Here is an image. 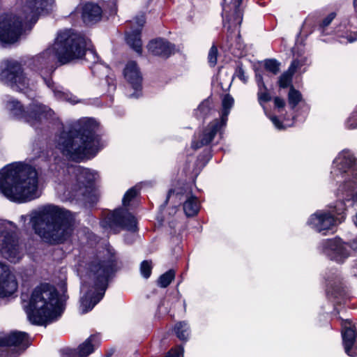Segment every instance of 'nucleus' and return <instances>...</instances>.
Segmentation results:
<instances>
[{
  "instance_id": "nucleus-2",
  "label": "nucleus",
  "mask_w": 357,
  "mask_h": 357,
  "mask_svg": "<svg viewBox=\"0 0 357 357\" xmlns=\"http://www.w3.org/2000/svg\"><path fill=\"white\" fill-rule=\"evenodd\" d=\"M98 126L93 118L73 121L55 136V146L64 156L74 161L93 157L102 147L100 138L96 133Z\"/></svg>"
},
{
  "instance_id": "nucleus-17",
  "label": "nucleus",
  "mask_w": 357,
  "mask_h": 357,
  "mask_svg": "<svg viewBox=\"0 0 357 357\" xmlns=\"http://www.w3.org/2000/svg\"><path fill=\"white\" fill-rule=\"evenodd\" d=\"M242 0H224L222 17L224 26L228 31L235 29L241 24L243 14L240 8Z\"/></svg>"
},
{
  "instance_id": "nucleus-43",
  "label": "nucleus",
  "mask_w": 357,
  "mask_h": 357,
  "mask_svg": "<svg viewBox=\"0 0 357 357\" xmlns=\"http://www.w3.org/2000/svg\"><path fill=\"white\" fill-rule=\"evenodd\" d=\"M345 125L348 129L357 128V109L347 119Z\"/></svg>"
},
{
  "instance_id": "nucleus-4",
  "label": "nucleus",
  "mask_w": 357,
  "mask_h": 357,
  "mask_svg": "<svg viewBox=\"0 0 357 357\" xmlns=\"http://www.w3.org/2000/svg\"><path fill=\"white\" fill-rule=\"evenodd\" d=\"M27 218L35 234L50 243L63 242L73 231V214L54 205H45L32 211L28 215H21V222H25Z\"/></svg>"
},
{
  "instance_id": "nucleus-12",
  "label": "nucleus",
  "mask_w": 357,
  "mask_h": 357,
  "mask_svg": "<svg viewBox=\"0 0 357 357\" xmlns=\"http://www.w3.org/2000/svg\"><path fill=\"white\" fill-rule=\"evenodd\" d=\"M0 79L13 90L24 93L30 98L35 96L34 82L26 77L20 63L15 61H4L0 66Z\"/></svg>"
},
{
  "instance_id": "nucleus-15",
  "label": "nucleus",
  "mask_w": 357,
  "mask_h": 357,
  "mask_svg": "<svg viewBox=\"0 0 357 357\" xmlns=\"http://www.w3.org/2000/svg\"><path fill=\"white\" fill-rule=\"evenodd\" d=\"M101 226L114 233L119 231V228L135 232L137 230V220L126 209L118 208L106 215L101 222Z\"/></svg>"
},
{
  "instance_id": "nucleus-52",
  "label": "nucleus",
  "mask_w": 357,
  "mask_h": 357,
  "mask_svg": "<svg viewBox=\"0 0 357 357\" xmlns=\"http://www.w3.org/2000/svg\"><path fill=\"white\" fill-rule=\"evenodd\" d=\"M352 221L354 222V224L356 225V227H357V213H356V215L353 217L352 218Z\"/></svg>"
},
{
  "instance_id": "nucleus-19",
  "label": "nucleus",
  "mask_w": 357,
  "mask_h": 357,
  "mask_svg": "<svg viewBox=\"0 0 357 357\" xmlns=\"http://www.w3.org/2000/svg\"><path fill=\"white\" fill-rule=\"evenodd\" d=\"M342 341L345 353L351 357L357 356V327L349 319L342 321Z\"/></svg>"
},
{
  "instance_id": "nucleus-55",
  "label": "nucleus",
  "mask_w": 357,
  "mask_h": 357,
  "mask_svg": "<svg viewBox=\"0 0 357 357\" xmlns=\"http://www.w3.org/2000/svg\"><path fill=\"white\" fill-rule=\"evenodd\" d=\"M90 68H91L93 73H94V67L93 66H90Z\"/></svg>"
},
{
  "instance_id": "nucleus-51",
  "label": "nucleus",
  "mask_w": 357,
  "mask_h": 357,
  "mask_svg": "<svg viewBox=\"0 0 357 357\" xmlns=\"http://www.w3.org/2000/svg\"><path fill=\"white\" fill-rule=\"evenodd\" d=\"M174 193V190H170L168 192V195H167V197L166 199V201H165V203L167 202L168 199L170 198V197L172 196V195Z\"/></svg>"
},
{
  "instance_id": "nucleus-29",
  "label": "nucleus",
  "mask_w": 357,
  "mask_h": 357,
  "mask_svg": "<svg viewBox=\"0 0 357 357\" xmlns=\"http://www.w3.org/2000/svg\"><path fill=\"white\" fill-rule=\"evenodd\" d=\"M76 35L79 36L80 38H83L85 40L84 46L82 49V52L79 56L75 58V59H80L84 54L85 55L86 61L89 62L90 64H96L99 61V58L95 52L94 50L90 48L91 41L87 38L84 36L74 32ZM74 60V59H73Z\"/></svg>"
},
{
  "instance_id": "nucleus-27",
  "label": "nucleus",
  "mask_w": 357,
  "mask_h": 357,
  "mask_svg": "<svg viewBox=\"0 0 357 357\" xmlns=\"http://www.w3.org/2000/svg\"><path fill=\"white\" fill-rule=\"evenodd\" d=\"M326 291L328 294L337 296L342 289V278L337 270H330L325 273Z\"/></svg>"
},
{
  "instance_id": "nucleus-46",
  "label": "nucleus",
  "mask_w": 357,
  "mask_h": 357,
  "mask_svg": "<svg viewBox=\"0 0 357 357\" xmlns=\"http://www.w3.org/2000/svg\"><path fill=\"white\" fill-rule=\"evenodd\" d=\"M274 105L276 108L280 109L284 107V106L285 105V102L283 99H282L279 97H275L274 98Z\"/></svg>"
},
{
  "instance_id": "nucleus-11",
  "label": "nucleus",
  "mask_w": 357,
  "mask_h": 357,
  "mask_svg": "<svg viewBox=\"0 0 357 357\" xmlns=\"http://www.w3.org/2000/svg\"><path fill=\"white\" fill-rule=\"evenodd\" d=\"M6 108L11 116L26 122L31 126H36L43 120L55 119L54 112L37 100H33L26 109L20 101L10 98L6 102Z\"/></svg>"
},
{
  "instance_id": "nucleus-1",
  "label": "nucleus",
  "mask_w": 357,
  "mask_h": 357,
  "mask_svg": "<svg viewBox=\"0 0 357 357\" xmlns=\"http://www.w3.org/2000/svg\"><path fill=\"white\" fill-rule=\"evenodd\" d=\"M85 40L68 29L60 31L52 47L32 58L30 68L38 72L47 86L50 89L56 99L75 105L79 99L62 86L54 83L50 77L55 70L56 59L61 64H66L80 56Z\"/></svg>"
},
{
  "instance_id": "nucleus-13",
  "label": "nucleus",
  "mask_w": 357,
  "mask_h": 357,
  "mask_svg": "<svg viewBox=\"0 0 357 357\" xmlns=\"http://www.w3.org/2000/svg\"><path fill=\"white\" fill-rule=\"evenodd\" d=\"M17 231V227L14 222L0 220V254L13 263L19 261L24 256Z\"/></svg>"
},
{
  "instance_id": "nucleus-20",
  "label": "nucleus",
  "mask_w": 357,
  "mask_h": 357,
  "mask_svg": "<svg viewBox=\"0 0 357 357\" xmlns=\"http://www.w3.org/2000/svg\"><path fill=\"white\" fill-rule=\"evenodd\" d=\"M226 125H222L218 119H215L211 122L206 128H205L201 133L195 137L192 142V147L197 149L203 146L208 145L212 142L215 135L220 132Z\"/></svg>"
},
{
  "instance_id": "nucleus-21",
  "label": "nucleus",
  "mask_w": 357,
  "mask_h": 357,
  "mask_svg": "<svg viewBox=\"0 0 357 357\" xmlns=\"http://www.w3.org/2000/svg\"><path fill=\"white\" fill-rule=\"evenodd\" d=\"M17 288V283L9 266L0 261V297L13 294Z\"/></svg>"
},
{
  "instance_id": "nucleus-50",
  "label": "nucleus",
  "mask_w": 357,
  "mask_h": 357,
  "mask_svg": "<svg viewBox=\"0 0 357 357\" xmlns=\"http://www.w3.org/2000/svg\"><path fill=\"white\" fill-rule=\"evenodd\" d=\"M310 26V24H308V22L307 20L305 21V22L303 23V25L301 28V33H303L305 31V29L307 28V26Z\"/></svg>"
},
{
  "instance_id": "nucleus-35",
  "label": "nucleus",
  "mask_w": 357,
  "mask_h": 357,
  "mask_svg": "<svg viewBox=\"0 0 357 357\" xmlns=\"http://www.w3.org/2000/svg\"><path fill=\"white\" fill-rule=\"evenodd\" d=\"M264 66L265 69L273 75H277L280 70V63L275 59L264 60Z\"/></svg>"
},
{
  "instance_id": "nucleus-22",
  "label": "nucleus",
  "mask_w": 357,
  "mask_h": 357,
  "mask_svg": "<svg viewBox=\"0 0 357 357\" xmlns=\"http://www.w3.org/2000/svg\"><path fill=\"white\" fill-rule=\"evenodd\" d=\"M123 75L135 91L133 93L128 96L130 98H138L142 87V77L136 62L131 61L127 63Z\"/></svg>"
},
{
  "instance_id": "nucleus-5",
  "label": "nucleus",
  "mask_w": 357,
  "mask_h": 357,
  "mask_svg": "<svg viewBox=\"0 0 357 357\" xmlns=\"http://www.w3.org/2000/svg\"><path fill=\"white\" fill-rule=\"evenodd\" d=\"M0 191L10 200L20 203L38 198L41 191L36 169L22 162L5 166L0 170Z\"/></svg>"
},
{
  "instance_id": "nucleus-45",
  "label": "nucleus",
  "mask_w": 357,
  "mask_h": 357,
  "mask_svg": "<svg viewBox=\"0 0 357 357\" xmlns=\"http://www.w3.org/2000/svg\"><path fill=\"white\" fill-rule=\"evenodd\" d=\"M183 348L181 346H178L174 349H172L165 357H183Z\"/></svg>"
},
{
  "instance_id": "nucleus-31",
  "label": "nucleus",
  "mask_w": 357,
  "mask_h": 357,
  "mask_svg": "<svg viewBox=\"0 0 357 357\" xmlns=\"http://www.w3.org/2000/svg\"><path fill=\"white\" fill-rule=\"evenodd\" d=\"M234 100L229 95L226 94L224 96L222 100V110L220 113V118L218 119L221 122L222 125H226L227 121V116L230 112L231 109L234 106Z\"/></svg>"
},
{
  "instance_id": "nucleus-48",
  "label": "nucleus",
  "mask_w": 357,
  "mask_h": 357,
  "mask_svg": "<svg viewBox=\"0 0 357 357\" xmlns=\"http://www.w3.org/2000/svg\"><path fill=\"white\" fill-rule=\"evenodd\" d=\"M351 273L354 276H357V261H355L353 266H351Z\"/></svg>"
},
{
  "instance_id": "nucleus-49",
  "label": "nucleus",
  "mask_w": 357,
  "mask_h": 357,
  "mask_svg": "<svg viewBox=\"0 0 357 357\" xmlns=\"http://www.w3.org/2000/svg\"><path fill=\"white\" fill-rule=\"evenodd\" d=\"M135 235L133 234H130V236H127L125 238V241L127 243H132L134 241Z\"/></svg>"
},
{
  "instance_id": "nucleus-30",
  "label": "nucleus",
  "mask_w": 357,
  "mask_h": 357,
  "mask_svg": "<svg viewBox=\"0 0 357 357\" xmlns=\"http://www.w3.org/2000/svg\"><path fill=\"white\" fill-rule=\"evenodd\" d=\"M213 110V105L209 98L203 100L194 111V116L199 120H204Z\"/></svg>"
},
{
  "instance_id": "nucleus-42",
  "label": "nucleus",
  "mask_w": 357,
  "mask_h": 357,
  "mask_svg": "<svg viewBox=\"0 0 357 357\" xmlns=\"http://www.w3.org/2000/svg\"><path fill=\"white\" fill-rule=\"evenodd\" d=\"M151 262L149 261H144L141 264L140 271L142 276L145 278L150 277L151 273Z\"/></svg>"
},
{
  "instance_id": "nucleus-3",
  "label": "nucleus",
  "mask_w": 357,
  "mask_h": 357,
  "mask_svg": "<svg viewBox=\"0 0 357 357\" xmlns=\"http://www.w3.org/2000/svg\"><path fill=\"white\" fill-rule=\"evenodd\" d=\"M106 255L93 259L86 266L81 275L79 309L86 313L103 298L108 282L116 271V260L109 250Z\"/></svg>"
},
{
  "instance_id": "nucleus-28",
  "label": "nucleus",
  "mask_w": 357,
  "mask_h": 357,
  "mask_svg": "<svg viewBox=\"0 0 357 357\" xmlns=\"http://www.w3.org/2000/svg\"><path fill=\"white\" fill-rule=\"evenodd\" d=\"M101 8L94 3H87L82 7V17L83 22L87 24L98 22L102 17Z\"/></svg>"
},
{
  "instance_id": "nucleus-16",
  "label": "nucleus",
  "mask_w": 357,
  "mask_h": 357,
  "mask_svg": "<svg viewBox=\"0 0 357 357\" xmlns=\"http://www.w3.org/2000/svg\"><path fill=\"white\" fill-rule=\"evenodd\" d=\"M28 334L24 332L13 331L10 333H0V349H6V357H17L28 347Z\"/></svg>"
},
{
  "instance_id": "nucleus-14",
  "label": "nucleus",
  "mask_w": 357,
  "mask_h": 357,
  "mask_svg": "<svg viewBox=\"0 0 357 357\" xmlns=\"http://www.w3.org/2000/svg\"><path fill=\"white\" fill-rule=\"evenodd\" d=\"M317 249L329 260L342 264L357 251V241L346 242L339 237L327 238L319 243Z\"/></svg>"
},
{
  "instance_id": "nucleus-9",
  "label": "nucleus",
  "mask_w": 357,
  "mask_h": 357,
  "mask_svg": "<svg viewBox=\"0 0 357 357\" xmlns=\"http://www.w3.org/2000/svg\"><path fill=\"white\" fill-rule=\"evenodd\" d=\"M331 176L339 183L336 197L344 198L352 188L357 189V158L349 149L339 152L333 161Z\"/></svg>"
},
{
  "instance_id": "nucleus-47",
  "label": "nucleus",
  "mask_w": 357,
  "mask_h": 357,
  "mask_svg": "<svg viewBox=\"0 0 357 357\" xmlns=\"http://www.w3.org/2000/svg\"><path fill=\"white\" fill-rule=\"evenodd\" d=\"M238 77L244 83H246L248 79V76H246L245 72L242 68H239V70H238Z\"/></svg>"
},
{
  "instance_id": "nucleus-23",
  "label": "nucleus",
  "mask_w": 357,
  "mask_h": 357,
  "mask_svg": "<svg viewBox=\"0 0 357 357\" xmlns=\"http://www.w3.org/2000/svg\"><path fill=\"white\" fill-rule=\"evenodd\" d=\"M144 23L145 18L143 15L136 17L130 22L132 30L126 33L127 43L138 54H141L142 50L140 33Z\"/></svg>"
},
{
  "instance_id": "nucleus-32",
  "label": "nucleus",
  "mask_w": 357,
  "mask_h": 357,
  "mask_svg": "<svg viewBox=\"0 0 357 357\" xmlns=\"http://www.w3.org/2000/svg\"><path fill=\"white\" fill-rule=\"evenodd\" d=\"M176 337L181 341H187L190 335V328L188 322H178L174 328Z\"/></svg>"
},
{
  "instance_id": "nucleus-33",
  "label": "nucleus",
  "mask_w": 357,
  "mask_h": 357,
  "mask_svg": "<svg viewBox=\"0 0 357 357\" xmlns=\"http://www.w3.org/2000/svg\"><path fill=\"white\" fill-rule=\"evenodd\" d=\"M309 65L310 61L308 58L305 56H301L294 59L289 68L290 70H292L294 73H302L305 71L306 66Z\"/></svg>"
},
{
  "instance_id": "nucleus-36",
  "label": "nucleus",
  "mask_w": 357,
  "mask_h": 357,
  "mask_svg": "<svg viewBox=\"0 0 357 357\" xmlns=\"http://www.w3.org/2000/svg\"><path fill=\"white\" fill-rule=\"evenodd\" d=\"M294 74V72L290 70L289 68L288 70L284 72L279 77L278 84L280 88H287L291 85L292 82V77Z\"/></svg>"
},
{
  "instance_id": "nucleus-7",
  "label": "nucleus",
  "mask_w": 357,
  "mask_h": 357,
  "mask_svg": "<svg viewBox=\"0 0 357 357\" xmlns=\"http://www.w3.org/2000/svg\"><path fill=\"white\" fill-rule=\"evenodd\" d=\"M50 0H22L23 17L4 14L0 15V43L13 44L22 33V26L35 23L38 16L47 6Z\"/></svg>"
},
{
  "instance_id": "nucleus-18",
  "label": "nucleus",
  "mask_w": 357,
  "mask_h": 357,
  "mask_svg": "<svg viewBox=\"0 0 357 357\" xmlns=\"http://www.w3.org/2000/svg\"><path fill=\"white\" fill-rule=\"evenodd\" d=\"M255 80L258 86V92H257V99L259 105L263 107L264 111L266 115L272 121L275 127L278 130L284 129L287 127H289L292 126L293 123H284V124L281 123L277 116L271 115L268 113L267 109L264 107V103L270 101L271 100V96L268 92V90L264 82L263 76L259 71H256L255 73Z\"/></svg>"
},
{
  "instance_id": "nucleus-25",
  "label": "nucleus",
  "mask_w": 357,
  "mask_h": 357,
  "mask_svg": "<svg viewBox=\"0 0 357 357\" xmlns=\"http://www.w3.org/2000/svg\"><path fill=\"white\" fill-rule=\"evenodd\" d=\"M176 197L181 202H183V211L188 217L194 216L197 214L200 204L198 199L190 190L185 192H177Z\"/></svg>"
},
{
  "instance_id": "nucleus-24",
  "label": "nucleus",
  "mask_w": 357,
  "mask_h": 357,
  "mask_svg": "<svg viewBox=\"0 0 357 357\" xmlns=\"http://www.w3.org/2000/svg\"><path fill=\"white\" fill-rule=\"evenodd\" d=\"M99 342L98 336L91 335L77 349V351L66 348L62 350V357H86L91 354Z\"/></svg>"
},
{
  "instance_id": "nucleus-37",
  "label": "nucleus",
  "mask_w": 357,
  "mask_h": 357,
  "mask_svg": "<svg viewBox=\"0 0 357 357\" xmlns=\"http://www.w3.org/2000/svg\"><path fill=\"white\" fill-rule=\"evenodd\" d=\"M175 278V273L169 270L162 274L158 280V285L162 288L167 287Z\"/></svg>"
},
{
  "instance_id": "nucleus-56",
  "label": "nucleus",
  "mask_w": 357,
  "mask_h": 357,
  "mask_svg": "<svg viewBox=\"0 0 357 357\" xmlns=\"http://www.w3.org/2000/svg\"><path fill=\"white\" fill-rule=\"evenodd\" d=\"M84 351H87V348H84Z\"/></svg>"
},
{
  "instance_id": "nucleus-40",
  "label": "nucleus",
  "mask_w": 357,
  "mask_h": 357,
  "mask_svg": "<svg viewBox=\"0 0 357 357\" xmlns=\"http://www.w3.org/2000/svg\"><path fill=\"white\" fill-rule=\"evenodd\" d=\"M138 194L137 187H133L129 189L125 194L123 198V204L126 206L129 205L130 202L134 199Z\"/></svg>"
},
{
  "instance_id": "nucleus-44",
  "label": "nucleus",
  "mask_w": 357,
  "mask_h": 357,
  "mask_svg": "<svg viewBox=\"0 0 357 357\" xmlns=\"http://www.w3.org/2000/svg\"><path fill=\"white\" fill-rule=\"evenodd\" d=\"M343 199L347 201L349 206L352 205L354 202H357V189L356 190V189L352 188Z\"/></svg>"
},
{
  "instance_id": "nucleus-41",
  "label": "nucleus",
  "mask_w": 357,
  "mask_h": 357,
  "mask_svg": "<svg viewBox=\"0 0 357 357\" xmlns=\"http://www.w3.org/2000/svg\"><path fill=\"white\" fill-rule=\"evenodd\" d=\"M218 49L215 45H213L209 50L208 54V61L211 66H215L217 63Z\"/></svg>"
},
{
  "instance_id": "nucleus-26",
  "label": "nucleus",
  "mask_w": 357,
  "mask_h": 357,
  "mask_svg": "<svg viewBox=\"0 0 357 357\" xmlns=\"http://www.w3.org/2000/svg\"><path fill=\"white\" fill-rule=\"evenodd\" d=\"M147 47L151 54L165 58L170 56L175 51V46L163 38L151 40Z\"/></svg>"
},
{
  "instance_id": "nucleus-53",
  "label": "nucleus",
  "mask_w": 357,
  "mask_h": 357,
  "mask_svg": "<svg viewBox=\"0 0 357 357\" xmlns=\"http://www.w3.org/2000/svg\"><path fill=\"white\" fill-rule=\"evenodd\" d=\"M353 5H354V10L357 13V0H354Z\"/></svg>"
},
{
  "instance_id": "nucleus-34",
  "label": "nucleus",
  "mask_w": 357,
  "mask_h": 357,
  "mask_svg": "<svg viewBox=\"0 0 357 357\" xmlns=\"http://www.w3.org/2000/svg\"><path fill=\"white\" fill-rule=\"evenodd\" d=\"M302 100L301 92L291 86L288 93V102L291 108H294Z\"/></svg>"
},
{
  "instance_id": "nucleus-8",
  "label": "nucleus",
  "mask_w": 357,
  "mask_h": 357,
  "mask_svg": "<svg viewBox=\"0 0 357 357\" xmlns=\"http://www.w3.org/2000/svg\"><path fill=\"white\" fill-rule=\"evenodd\" d=\"M59 176L56 190L66 199H74L79 196L85 197L91 192L98 174L80 165H70L62 169Z\"/></svg>"
},
{
  "instance_id": "nucleus-39",
  "label": "nucleus",
  "mask_w": 357,
  "mask_h": 357,
  "mask_svg": "<svg viewBox=\"0 0 357 357\" xmlns=\"http://www.w3.org/2000/svg\"><path fill=\"white\" fill-rule=\"evenodd\" d=\"M336 34L339 38L341 43H353L357 40V34L356 33H342L340 30L336 31Z\"/></svg>"
},
{
  "instance_id": "nucleus-38",
  "label": "nucleus",
  "mask_w": 357,
  "mask_h": 357,
  "mask_svg": "<svg viewBox=\"0 0 357 357\" xmlns=\"http://www.w3.org/2000/svg\"><path fill=\"white\" fill-rule=\"evenodd\" d=\"M336 17V13L334 12H332L329 13L325 18L323 19L321 22L319 24V30L320 33L323 35L329 34L330 32L326 31L328 26L331 24L332 21L335 19Z\"/></svg>"
},
{
  "instance_id": "nucleus-10",
  "label": "nucleus",
  "mask_w": 357,
  "mask_h": 357,
  "mask_svg": "<svg viewBox=\"0 0 357 357\" xmlns=\"http://www.w3.org/2000/svg\"><path fill=\"white\" fill-rule=\"evenodd\" d=\"M336 197V202L330 204L328 210H318L309 217L307 224L311 229L326 235L343 220L349 205L344 199Z\"/></svg>"
},
{
  "instance_id": "nucleus-54",
  "label": "nucleus",
  "mask_w": 357,
  "mask_h": 357,
  "mask_svg": "<svg viewBox=\"0 0 357 357\" xmlns=\"http://www.w3.org/2000/svg\"><path fill=\"white\" fill-rule=\"evenodd\" d=\"M109 87L112 88V90H114L115 89L114 85H111V86H109Z\"/></svg>"
},
{
  "instance_id": "nucleus-6",
  "label": "nucleus",
  "mask_w": 357,
  "mask_h": 357,
  "mask_svg": "<svg viewBox=\"0 0 357 357\" xmlns=\"http://www.w3.org/2000/svg\"><path fill=\"white\" fill-rule=\"evenodd\" d=\"M22 302L29 320L36 325L57 320L63 311L56 289L48 284L36 287L30 297L22 294Z\"/></svg>"
}]
</instances>
